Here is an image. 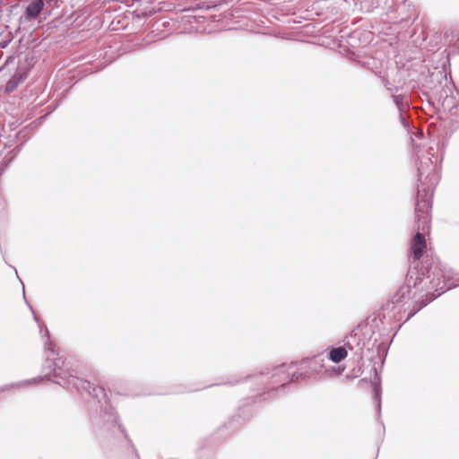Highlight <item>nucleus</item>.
<instances>
[{
  "mask_svg": "<svg viewBox=\"0 0 459 459\" xmlns=\"http://www.w3.org/2000/svg\"><path fill=\"white\" fill-rule=\"evenodd\" d=\"M40 333L44 341L46 358L42 365L43 376L2 385L0 392L12 388H20L44 380H49L64 388L75 389L88 399V411L91 424L94 432L103 438H117L123 437L128 439L126 429L119 423L117 411L111 405L105 388L101 385L82 379L77 377L71 361L66 360L55 349L50 340V333L46 325Z\"/></svg>",
  "mask_w": 459,
  "mask_h": 459,
  "instance_id": "obj_1",
  "label": "nucleus"
},
{
  "mask_svg": "<svg viewBox=\"0 0 459 459\" xmlns=\"http://www.w3.org/2000/svg\"><path fill=\"white\" fill-rule=\"evenodd\" d=\"M431 208L432 206L426 201L420 200L415 203V234L411 244V255L409 258L408 281L413 282V285L420 290L435 289L437 294L428 295L408 318H411L441 294L453 288V283L449 282L450 275L439 259L429 255L423 257L427 249L425 233L429 229Z\"/></svg>",
  "mask_w": 459,
  "mask_h": 459,
  "instance_id": "obj_2",
  "label": "nucleus"
},
{
  "mask_svg": "<svg viewBox=\"0 0 459 459\" xmlns=\"http://www.w3.org/2000/svg\"><path fill=\"white\" fill-rule=\"evenodd\" d=\"M325 368L324 359L314 357L305 358L300 361L282 363L273 368H266L258 374L247 376L246 378L258 381L265 391L253 398L256 400H268L275 397L290 384H302L309 381L313 375Z\"/></svg>",
  "mask_w": 459,
  "mask_h": 459,
  "instance_id": "obj_3",
  "label": "nucleus"
},
{
  "mask_svg": "<svg viewBox=\"0 0 459 459\" xmlns=\"http://www.w3.org/2000/svg\"><path fill=\"white\" fill-rule=\"evenodd\" d=\"M433 148L428 150L427 155H418L416 161L418 171V186L416 203L426 201L432 206V194L439 180L437 171L438 158L432 152Z\"/></svg>",
  "mask_w": 459,
  "mask_h": 459,
  "instance_id": "obj_4",
  "label": "nucleus"
},
{
  "mask_svg": "<svg viewBox=\"0 0 459 459\" xmlns=\"http://www.w3.org/2000/svg\"><path fill=\"white\" fill-rule=\"evenodd\" d=\"M411 288L416 289L418 291H421L420 290H419L418 288H416L413 285V282H410L408 281V273H407L406 276H405V284L401 286L399 288V290H397V291L392 296L391 299L388 300L383 306V309L385 311H392L397 305H399L400 303L403 302L406 299H409V294L411 292ZM426 291H427V294L425 295V297L423 299L416 301L413 304L412 309L411 310V312L408 315L411 314L420 306V301L425 299L428 295H430L432 293H433V295H437V292L435 291V289H431V290H426ZM408 316H407V318H406L405 322L410 319V318H408Z\"/></svg>",
  "mask_w": 459,
  "mask_h": 459,
  "instance_id": "obj_5",
  "label": "nucleus"
},
{
  "mask_svg": "<svg viewBox=\"0 0 459 459\" xmlns=\"http://www.w3.org/2000/svg\"><path fill=\"white\" fill-rule=\"evenodd\" d=\"M343 345L349 351H354V355L357 357L359 361L362 360L363 356L366 355V342H362L360 334L352 330L349 335L343 339Z\"/></svg>",
  "mask_w": 459,
  "mask_h": 459,
  "instance_id": "obj_6",
  "label": "nucleus"
},
{
  "mask_svg": "<svg viewBox=\"0 0 459 459\" xmlns=\"http://www.w3.org/2000/svg\"><path fill=\"white\" fill-rule=\"evenodd\" d=\"M421 78L420 79L422 82L424 87L430 91H435L438 86L442 85L443 81L446 85L447 78L445 71L436 70L430 72L428 70V74H425L424 72L420 73Z\"/></svg>",
  "mask_w": 459,
  "mask_h": 459,
  "instance_id": "obj_7",
  "label": "nucleus"
},
{
  "mask_svg": "<svg viewBox=\"0 0 459 459\" xmlns=\"http://www.w3.org/2000/svg\"><path fill=\"white\" fill-rule=\"evenodd\" d=\"M252 414V407L249 404V399L238 408L237 414L231 416L227 422L221 425V429H227L231 431L238 429V427Z\"/></svg>",
  "mask_w": 459,
  "mask_h": 459,
  "instance_id": "obj_8",
  "label": "nucleus"
},
{
  "mask_svg": "<svg viewBox=\"0 0 459 459\" xmlns=\"http://www.w3.org/2000/svg\"><path fill=\"white\" fill-rule=\"evenodd\" d=\"M371 343V337L368 341V346L366 348V353L370 352L373 348H376L377 354L379 359H385L387 355V345L384 342H378V339L377 337L374 338L371 347L369 346Z\"/></svg>",
  "mask_w": 459,
  "mask_h": 459,
  "instance_id": "obj_9",
  "label": "nucleus"
},
{
  "mask_svg": "<svg viewBox=\"0 0 459 459\" xmlns=\"http://www.w3.org/2000/svg\"><path fill=\"white\" fill-rule=\"evenodd\" d=\"M44 0H34L25 9V14L30 20L37 19L44 7Z\"/></svg>",
  "mask_w": 459,
  "mask_h": 459,
  "instance_id": "obj_10",
  "label": "nucleus"
},
{
  "mask_svg": "<svg viewBox=\"0 0 459 459\" xmlns=\"http://www.w3.org/2000/svg\"><path fill=\"white\" fill-rule=\"evenodd\" d=\"M27 77L26 72L17 71L13 74V75L8 80L5 85V91L12 92L19 86L21 82H22Z\"/></svg>",
  "mask_w": 459,
  "mask_h": 459,
  "instance_id": "obj_11",
  "label": "nucleus"
},
{
  "mask_svg": "<svg viewBox=\"0 0 459 459\" xmlns=\"http://www.w3.org/2000/svg\"><path fill=\"white\" fill-rule=\"evenodd\" d=\"M347 355V349L344 345L336 348H332L328 353V359L334 363H339L345 359Z\"/></svg>",
  "mask_w": 459,
  "mask_h": 459,
  "instance_id": "obj_12",
  "label": "nucleus"
},
{
  "mask_svg": "<svg viewBox=\"0 0 459 459\" xmlns=\"http://www.w3.org/2000/svg\"><path fill=\"white\" fill-rule=\"evenodd\" d=\"M372 383L373 387V398L377 403V408L378 414L381 413V395H382V388L380 384V377L376 374L374 381Z\"/></svg>",
  "mask_w": 459,
  "mask_h": 459,
  "instance_id": "obj_13",
  "label": "nucleus"
},
{
  "mask_svg": "<svg viewBox=\"0 0 459 459\" xmlns=\"http://www.w3.org/2000/svg\"><path fill=\"white\" fill-rule=\"evenodd\" d=\"M404 99H405V96L403 94L393 95L394 102L395 106L397 107L399 113H400L402 124L405 128H409V121L403 116V112L405 109Z\"/></svg>",
  "mask_w": 459,
  "mask_h": 459,
  "instance_id": "obj_14",
  "label": "nucleus"
},
{
  "mask_svg": "<svg viewBox=\"0 0 459 459\" xmlns=\"http://www.w3.org/2000/svg\"><path fill=\"white\" fill-rule=\"evenodd\" d=\"M202 388H195V389H190V390H187L185 386H177L174 390H172L170 393L172 394H184V393H188V392H194V391H198V390H201Z\"/></svg>",
  "mask_w": 459,
  "mask_h": 459,
  "instance_id": "obj_15",
  "label": "nucleus"
},
{
  "mask_svg": "<svg viewBox=\"0 0 459 459\" xmlns=\"http://www.w3.org/2000/svg\"><path fill=\"white\" fill-rule=\"evenodd\" d=\"M13 270L15 271V273H17L16 269H15L14 267H13ZM16 276H17V277H19V276H18V274H16ZM18 279H19V280H21L20 278H18ZM21 281V282H22V281ZM22 284H23V283H22ZM22 294H23V299H24L25 302L28 304V306H29L30 309L31 310V312H32V314H33L34 320H35L36 322H38V321H39V319H38V317H37V316H36V314H35V311L33 310V307H32L28 303V301H27V299H26L25 290H24V285H22Z\"/></svg>",
  "mask_w": 459,
  "mask_h": 459,
  "instance_id": "obj_16",
  "label": "nucleus"
},
{
  "mask_svg": "<svg viewBox=\"0 0 459 459\" xmlns=\"http://www.w3.org/2000/svg\"><path fill=\"white\" fill-rule=\"evenodd\" d=\"M240 382L239 379H237V378H232L227 382H224V383H221V385H237Z\"/></svg>",
  "mask_w": 459,
  "mask_h": 459,
  "instance_id": "obj_17",
  "label": "nucleus"
},
{
  "mask_svg": "<svg viewBox=\"0 0 459 459\" xmlns=\"http://www.w3.org/2000/svg\"><path fill=\"white\" fill-rule=\"evenodd\" d=\"M454 45L457 48V50L459 51V33L456 35V39L454 41Z\"/></svg>",
  "mask_w": 459,
  "mask_h": 459,
  "instance_id": "obj_18",
  "label": "nucleus"
},
{
  "mask_svg": "<svg viewBox=\"0 0 459 459\" xmlns=\"http://www.w3.org/2000/svg\"><path fill=\"white\" fill-rule=\"evenodd\" d=\"M368 359L373 360V359H374V358H373L372 356H370V357H368Z\"/></svg>",
  "mask_w": 459,
  "mask_h": 459,
  "instance_id": "obj_19",
  "label": "nucleus"
},
{
  "mask_svg": "<svg viewBox=\"0 0 459 459\" xmlns=\"http://www.w3.org/2000/svg\"><path fill=\"white\" fill-rule=\"evenodd\" d=\"M159 394H166L167 393H164V392H161V393H158Z\"/></svg>",
  "mask_w": 459,
  "mask_h": 459,
  "instance_id": "obj_20",
  "label": "nucleus"
},
{
  "mask_svg": "<svg viewBox=\"0 0 459 459\" xmlns=\"http://www.w3.org/2000/svg\"><path fill=\"white\" fill-rule=\"evenodd\" d=\"M2 3H3L2 0H0V5L2 4Z\"/></svg>",
  "mask_w": 459,
  "mask_h": 459,
  "instance_id": "obj_21",
  "label": "nucleus"
}]
</instances>
